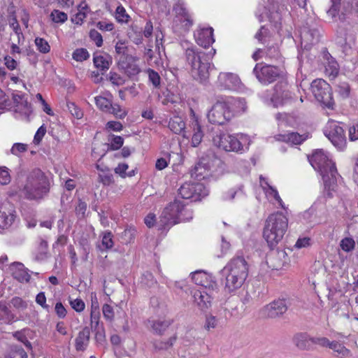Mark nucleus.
<instances>
[{
    "instance_id": "f257e3e1",
    "label": "nucleus",
    "mask_w": 358,
    "mask_h": 358,
    "mask_svg": "<svg viewBox=\"0 0 358 358\" xmlns=\"http://www.w3.org/2000/svg\"><path fill=\"white\" fill-rule=\"evenodd\" d=\"M309 162L315 170L320 173L324 186V193L328 197L333 196L338 187L340 176L335 164L329 159L322 150L315 151L309 157Z\"/></svg>"
},
{
    "instance_id": "f03ea898",
    "label": "nucleus",
    "mask_w": 358,
    "mask_h": 358,
    "mask_svg": "<svg viewBox=\"0 0 358 358\" xmlns=\"http://www.w3.org/2000/svg\"><path fill=\"white\" fill-rule=\"evenodd\" d=\"M224 276V288L228 293L240 289L248 275V264L243 257L233 258L222 270Z\"/></svg>"
},
{
    "instance_id": "7ed1b4c3",
    "label": "nucleus",
    "mask_w": 358,
    "mask_h": 358,
    "mask_svg": "<svg viewBox=\"0 0 358 358\" xmlns=\"http://www.w3.org/2000/svg\"><path fill=\"white\" fill-rule=\"evenodd\" d=\"M50 187L48 176L41 169H36L27 175L21 192L27 199L40 200L48 194Z\"/></svg>"
},
{
    "instance_id": "20e7f679",
    "label": "nucleus",
    "mask_w": 358,
    "mask_h": 358,
    "mask_svg": "<svg viewBox=\"0 0 358 358\" xmlns=\"http://www.w3.org/2000/svg\"><path fill=\"white\" fill-rule=\"evenodd\" d=\"M212 56L194 46L185 50V58L192 77L200 81L206 80L209 76L210 59Z\"/></svg>"
},
{
    "instance_id": "39448f33",
    "label": "nucleus",
    "mask_w": 358,
    "mask_h": 358,
    "mask_svg": "<svg viewBox=\"0 0 358 358\" xmlns=\"http://www.w3.org/2000/svg\"><path fill=\"white\" fill-rule=\"evenodd\" d=\"M288 227V218L277 212L270 215L266 220L263 236L271 248L275 246L283 238Z\"/></svg>"
},
{
    "instance_id": "423d86ee",
    "label": "nucleus",
    "mask_w": 358,
    "mask_h": 358,
    "mask_svg": "<svg viewBox=\"0 0 358 358\" xmlns=\"http://www.w3.org/2000/svg\"><path fill=\"white\" fill-rule=\"evenodd\" d=\"M185 205L181 201L176 200L168 205L159 217V224L162 229L170 227L180 220L189 221L192 219V213L189 212V217H185L183 211L187 213L185 209Z\"/></svg>"
},
{
    "instance_id": "0eeeda50",
    "label": "nucleus",
    "mask_w": 358,
    "mask_h": 358,
    "mask_svg": "<svg viewBox=\"0 0 358 358\" xmlns=\"http://www.w3.org/2000/svg\"><path fill=\"white\" fill-rule=\"evenodd\" d=\"M173 12L174 31L178 34L187 32L192 27L194 20L185 2L183 0H178L173 6Z\"/></svg>"
},
{
    "instance_id": "6e6552de",
    "label": "nucleus",
    "mask_w": 358,
    "mask_h": 358,
    "mask_svg": "<svg viewBox=\"0 0 358 358\" xmlns=\"http://www.w3.org/2000/svg\"><path fill=\"white\" fill-rule=\"evenodd\" d=\"M207 117L210 123L217 125H224L232 119V113L224 97H218L208 111Z\"/></svg>"
},
{
    "instance_id": "1a4fd4ad",
    "label": "nucleus",
    "mask_w": 358,
    "mask_h": 358,
    "mask_svg": "<svg viewBox=\"0 0 358 358\" xmlns=\"http://www.w3.org/2000/svg\"><path fill=\"white\" fill-rule=\"evenodd\" d=\"M310 88L313 96L318 102L329 109H333L334 101L331 87L329 83L323 79H316L312 82Z\"/></svg>"
},
{
    "instance_id": "9d476101",
    "label": "nucleus",
    "mask_w": 358,
    "mask_h": 358,
    "mask_svg": "<svg viewBox=\"0 0 358 358\" xmlns=\"http://www.w3.org/2000/svg\"><path fill=\"white\" fill-rule=\"evenodd\" d=\"M213 143L215 146L226 152L241 154L247 150L236 136L226 133L216 134L213 138Z\"/></svg>"
},
{
    "instance_id": "9b49d317",
    "label": "nucleus",
    "mask_w": 358,
    "mask_h": 358,
    "mask_svg": "<svg viewBox=\"0 0 358 358\" xmlns=\"http://www.w3.org/2000/svg\"><path fill=\"white\" fill-rule=\"evenodd\" d=\"M257 79L263 85H268L282 76V71L273 65L257 64L253 69Z\"/></svg>"
},
{
    "instance_id": "f8f14e48",
    "label": "nucleus",
    "mask_w": 358,
    "mask_h": 358,
    "mask_svg": "<svg viewBox=\"0 0 358 358\" xmlns=\"http://www.w3.org/2000/svg\"><path fill=\"white\" fill-rule=\"evenodd\" d=\"M324 133L332 144L339 150H342L345 146V131L340 122L329 120L324 127Z\"/></svg>"
},
{
    "instance_id": "ddd939ff",
    "label": "nucleus",
    "mask_w": 358,
    "mask_h": 358,
    "mask_svg": "<svg viewBox=\"0 0 358 358\" xmlns=\"http://www.w3.org/2000/svg\"><path fill=\"white\" fill-rule=\"evenodd\" d=\"M341 0H330L331 6L327 10V15L333 20H336L338 16L341 20H345V15L347 14L355 13L358 14V0H348L343 3V11L339 15V8Z\"/></svg>"
},
{
    "instance_id": "4468645a",
    "label": "nucleus",
    "mask_w": 358,
    "mask_h": 358,
    "mask_svg": "<svg viewBox=\"0 0 358 358\" xmlns=\"http://www.w3.org/2000/svg\"><path fill=\"white\" fill-rule=\"evenodd\" d=\"M292 99V93L289 92L286 82L281 81L275 85L274 93L271 99L275 107L282 106L288 103Z\"/></svg>"
},
{
    "instance_id": "2eb2a0df",
    "label": "nucleus",
    "mask_w": 358,
    "mask_h": 358,
    "mask_svg": "<svg viewBox=\"0 0 358 358\" xmlns=\"http://www.w3.org/2000/svg\"><path fill=\"white\" fill-rule=\"evenodd\" d=\"M288 308V303L285 299L273 301L264 307L262 313L264 316L275 318L283 315Z\"/></svg>"
},
{
    "instance_id": "dca6fc26",
    "label": "nucleus",
    "mask_w": 358,
    "mask_h": 358,
    "mask_svg": "<svg viewBox=\"0 0 358 358\" xmlns=\"http://www.w3.org/2000/svg\"><path fill=\"white\" fill-rule=\"evenodd\" d=\"M220 90H236L239 88L241 80L238 76L231 73H220L217 82Z\"/></svg>"
},
{
    "instance_id": "f3484780",
    "label": "nucleus",
    "mask_w": 358,
    "mask_h": 358,
    "mask_svg": "<svg viewBox=\"0 0 358 358\" xmlns=\"http://www.w3.org/2000/svg\"><path fill=\"white\" fill-rule=\"evenodd\" d=\"M192 279L195 284L203 287V289L213 291L217 288V283L213 277L203 271H196L191 273Z\"/></svg>"
},
{
    "instance_id": "a211bd4d",
    "label": "nucleus",
    "mask_w": 358,
    "mask_h": 358,
    "mask_svg": "<svg viewBox=\"0 0 358 358\" xmlns=\"http://www.w3.org/2000/svg\"><path fill=\"white\" fill-rule=\"evenodd\" d=\"M13 100L15 104V111L20 113L24 117H28L31 113V104L25 95L21 92L13 93Z\"/></svg>"
},
{
    "instance_id": "6ab92c4d",
    "label": "nucleus",
    "mask_w": 358,
    "mask_h": 358,
    "mask_svg": "<svg viewBox=\"0 0 358 358\" xmlns=\"http://www.w3.org/2000/svg\"><path fill=\"white\" fill-rule=\"evenodd\" d=\"M224 99L232 113V118L246 112L248 106L245 99L233 96H224Z\"/></svg>"
},
{
    "instance_id": "aec40b11",
    "label": "nucleus",
    "mask_w": 358,
    "mask_h": 358,
    "mask_svg": "<svg viewBox=\"0 0 358 358\" xmlns=\"http://www.w3.org/2000/svg\"><path fill=\"white\" fill-rule=\"evenodd\" d=\"M194 36L197 44L205 48H208L215 41L213 29L211 27L196 30Z\"/></svg>"
},
{
    "instance_id": "412c9836",
    "label": "nucleus",
    "mask_w": 358,
    "mask_h": 358,
    "mask_svg": "<svg viewBox=\"0 0 358 358\" xmlns=\"http://www.w3.org/2000/svg\"><path fill=\"white\" fill-rule=\"evenodd\" d=\"M212 292L207 289H201L194 292V301L202 310L208 309L211 306Z\"/></svg>"
},
{
    "instance_id": "4be33fe9",
    "label": "nucleus",
    "mask_w": 358,
    "mask_h": 358,
    "mask_svg": "<svg viewBox=\"0 0 358 358\" xmlns=\"http://www.w3.org/2000/svg\"><path fill=\"white\" fill-rule=\"evenodd\" d=\"M287 254L284 250H277L271 252L268 257V264L273 269H280L287 263Z\"/></svg>"
},
{
    "instance_id": "5701e85b",
    "label": "nucleus",
    "mask_w": 358,
    "mask_h": 358,
    "mask_svg": "<svg viewBox=\"0 0 358 358\" xmlns=\"http://www.w3.org/2000/svg\"><path fill=\"white\" fill-rule=\"evenodd\" d=\"M302 43H305V47L313 45L320 41V33L317 28H305L301 33Z\"/></svg>"
},
{
    "instance_id": "b1692460",
    "label": "nucleus",
    "mask_w": 358,
    "mask_h": 358,
    "mask_svg": "<svg viewBox=\"0 0 358 358\" xmlns=\"http://www.w3.org/2000/svg\"><path fill=\"white\" fill-rule=\"evenodd\" d=\"M90 330L88 327H84L78 334L75 339V348L77 351H84L90 343Z\"/></svg>"
},
{
    "instance_id": "393cba45",
    "label": "nucleus",
    "mask_w": 358,
    "mask_h": 358,
    "mask_svg": "<svg viewBox=\"0 0 358 358\" xmlns=\"http://www.w3.org/2000/svg\"><path fill=\"white\" fill-rule=\"evenodd\" d=\"M168 126L174 134L182 135L183 138H188L185 131V123L181 117L174 116L171 117Z\"/></svg>"
},
{
    "instance_id": "a878e982",
    "label": "nucleus",
    "mask_w": 358,
    "mask_h": 358,
    "mask_svg": "<svg viewBox=\"0 0 358 358\" xmlns=\"http://www.w3.org/2000/svg\"><path fill=\"white\" fill-rule=\"evenodd\" d=\"M324 58L326 60L324 63L326 74L332 78H336L339 72V65L338 62L329 52L324 55Z\"/></svg>"
},
{
    "instance_id": "bb28decb",
    "label": "nucleus",
    "mask_w": 358,
    "mask_h": 358,
    "mask_svg": "<svg viewBox=\"0 0 358 358\" xmlns=\"http://www.w3.org/2000/svg\"><path fill=\"white\" fill-rule=\"evenodd\" d=\"M14 213L13 210L6 207L0 209V228L7 229L13 224L16 217Z\"/></svg>"
},
{
    "instance_id": "cd10ccee",
    "label": "nucleus",
    "mask_w": 358,
    "mask_h": 358,
    "mask_svg": "<svg viewBox=\"0 0 358 358\" xmlns=\"http://www.w3.org/2000/svg\"><path fill=\"white\" fill-rule=\"evenodd\" d=\"M150 322L153 333L157 335H162L172 324L173 320L164 318L152 320Z\"/></svg>"
},
{
    "instance_id": "c85d7f7f",
    "label": "nucleus",
    "mask_w": 358,
    "mask_h": 358,
    "mask_svg": "<svg viewBox=\"0 0 358 358\" xmlns=\"http://www.w3.org/2000/svg\"><path fill=\"white\" fill-rule=\"evenodd\" d=\"M13 275L20 282H29L30 275L24 268V265L20 262H14L12 266Z\"/></svg>"
},
{
    "instance_id": "c756f323",
    "label": "nucleus",
    "mask_w": 358,
    "mask_h": 358,
    "mask_svg": "<svg viewBox=\"0 0 358 358\" xmlns=\"http://www.w3.org/2000/svg\"><path fill=\"white\" fill-rule=\"evenodd\" d=\"M307 138V135H300L296 132H289L278 135L277 140L294 145H299L303 142Z\"/></svg>"
},
{
    "instance_id": "7c9ffc66",
    "label": "nucleus",
    "mask_w": 358,
    "mask_h": 358,
    "mask_svg": "<svg viewBox=\"0 0 358 358\" xmlns=\"http://www.w3.org/2000/svg\"><path fill=\"white\" fill-rule=\"evenodd\" d=\"M93 62L97 69L106 71L112 64V57L106 54L97 55L94 56Z\"/></svg>"
},
{
    "instance_id": "2f4dec72",
    "label": "nucleus",
    "mask_w": 358,
    "mask_h": 358,
    "mask_svg": "<svg viewBox=\"0 0 358 358\" xmlns=\"http://www.w3.org/2000/svg\"><path fill=\"white\" fill-rule=\"evenodd\" d=\"M312 337L305 333H299L294 335L293 342L301 350H308L310 347Z\"/></svg>"
},
{
    "instance_id": "473e14b6",
    "label": "nucleus",
    "mask_w": 358,
    "mask_h": 358,
    "mask_svg": "<svg viewBox=\"0 0 358 358\" xmlns=\"http://www.w3.org/2000/svg\"><path fill=\"white\" fill-rule=\"evenodd\" d=\"M208 175V170L205 168L203 162L198 163L190 171L191 178L196 180H201L205 178Z\"/></svg>"
},
{
    "instance_id": "72a5a7b5",
    "label": "nucleus",
    "mask_w": 358,
    "mask_h": 358,
    "mask_svg": "<svg viewBox=\"0 0 358 358\" xmlns=\"http://www.w3.org/2000/svg\"><path fill=\"white\" fill-rule=\"evenodd\" d=\"M330 349L337 353L336 356L338 358H350L351 357L350 351L337 341H332L331 343Z\"/></svg>"
},
{
    "instance_id": "f704fd0d",
    "label": "nucleus",
    "mask_w": 358,
    "mask_h": 358,
    "mask_svg": "<svg viewBox=\"0 0 358 358\" xmlns=\"http://www.w3.org/2000/svg\"><path fill=\"white\" fill-rule=\"evenodd\" d=\"M194 182L184 183L179 189V194L185 199L194 200Z\"/></svg>"
},
{
    "instance_id": "c9c22d12",
    "label": "nucleus",
    "mask_w": 358,
    "mask_h": 358,
    "mask_svg": "<svg viewBox=\"0 0 358 358\" xmlns=\"http://www.w3.org/2000/svg\"><path fill=\"white\" fill-rule=\"evenodd\" d=\"M353 36L346 33L345 29L342 27H339L337 30V43L341 46H344L345 48L348 45V43L353 41Z\"/></svg>"
},
{
    "instance_id": "e433bc0d",
    "label": "nucleus",
    "mask_w": 358,
    "mask_h": 358,
    "mask_svg": "<svg viewBox=\"0 0 358 358\" xmlns=\"http://www.w3.org/2000/svg\"><path fill=\"white\" fill-rule=\"evenodd\" d=\"M194 134L192 137V145L193 147H197L201 142L203 134L201 131V127L199 123L196 121L192 123Z\"/></svg>"
},
{
    "instance_id": "4c0bfd02",
    "label": "nucleus",
    "mask_w": 358,
    "mask_h": 358,
    "mask_svg": "<svg viewBox=\"0 0 358 358\" xmlns=\"http://www.w3.org/2000/svg\"><path fill=\"white\" fill-rule=\"evenodd\" d=\"M194 201L200 200L208 194V189L203 183L194 182Z\"/></svg>"
},
{
    "instance_id": "58836bf2",
    "label": "nucleus",
    "mask_w": 358,
    "mask_h": 358,
    "mask_svg": "<svg viewBox=\"0 0 358 358\" xmlns=\"http://www.w3.org/2000/svg\"><path fill=\"white\" fill-rule=\"evenodd\" d=\"M94 101L97 108L105 113H108L112 106V100L102 96H96Z\"/></svg>"
},
{
    "instance_id": "ea45409f",
    "label": "nucleus",
    "mask_w": 358,
    "mask_h": 358,
    "mask_svg": "<svg viewBox=\"0 0 358 358\" xmlns=\"http://www.w3.org/2000/svg\"><path fill=\"white\" fill-rule=\"evenodd\" d=\"M4 358H27V355L22 348L13 346L4 356Z\"/></svg>"
},
{
    "instance_id": "a19ab883",
    "label": "nucleus",
    "mask_w": 358,
    "mask_h": 358,
    "mask_svg": "<svg viewBox=\"0 0 358 358\" xmlns=\"http://www.w3.org/2000/svg\"><path fill=\"white\" fill-rule=\"evenodd\" d=\"M176 339V336H173L170 337L166 341H155L153 342V346L156 350H167L173 346Z\"/></svg>"
},
{
    "instance_id": "79ce46f5",
    "label": "nucleus",
    "mask_w": 358,
    "mask_h": 358,
    "mask_svg": "<svg viewBox=\"0 0 358 358\" xmlns=\"http://www.w3.org/2000/svg\"><path fill=\"white\" fill-rule=\"evenodd\" d=\"M108 113L113 114L116 118L124 119L127 115L126 108L121 107L117 103H112V106Z\"/></svg>"
},
{
    "instance_id": "37998d69",
    "label": "nucleus",
    "mask_w": 358,
    "mask_h": 358,
    "mask_svg": "<svg viewBox=\"0 0 358 358\" xmlns=\"http://www.w3.org/2000/svg\"><path fill=\"white\" fill-rule=\"evenodd\" d=\"M37 50L43 53L46 54L50 51V45L48 42L43 38L36 37L34 40Z\"/></svg>"
},
{
    "instance_id": "c03bdc74",
    "label": "nucleus",
    "mask_w": 358,
    "mask_h": 358,
    "mask_svg": "<svg viewBox=\"0 0 358 358\" xmlns=\"http://www.w3.org/2000/svg\"><path fill=\"white\" fill-rule=\"evenodd\" d=\"M79 11L72 18V22L76 24H81L84 19L87 16L88 7L87 5L83 6L82 4L79 6Z\"/></svg>"
},
{
    "instance_id": "a18cd8bd",
    "label": "nucleus",
    "mask_w": 358,
    "mask_h": 358,
    "mask_svg": "<svg viewBox=\"0 0 358 358\" xmlns=\"http://www.w3.org/2000/svg\"><path fill=\"white\" fill-rule=\"evenodd\" d=\"M196 336H197V332L196 330H194V329L187 330L182 338V343L186 346H189V345H193L196 341Z\"/></svg>"
},
{
    "instance_id": "49530a36",
    "label": "nucleus",
    "mask_w": 358,
    "mask_h": 358,
    "mask_svg": "<svg viewBox=\"0 0 358 358\" xmlns=\"http://www.w3.org/2000/svg\"><path fill=\"white\" fill-rule=\"evenodd\" d=\"M355 246V242L352 238L346 237L343 238L340 243V247L341 249L347 252H351L354 250Z\"/></svg>"
},
{
    "instance_id": "de8ad7c7",
    "label": "nucleus",
    "mask_w": 358,
    "mask_h": 358,
    "mask_svg": "<svg viewBox=\"0 0 358 358\" xmlns=\"http://www.w3.org/2000/svg\"><path fill=\"white\" fill-rule=\"evenodd\" d=\"M50 17L54 22L64 23L67 20V14L59 10H53L50 14Z\"/></svg>"
},
{
    "instance_id": "09e8293b",
    "label": "nucleus",
    "mask_w": 358,
    "mask_h": 358,
    "mask_svg": "<svg viewBox=\"0 0 358 358\" xmlns=\"http://www.w3.org/2000/svg\"><path fill=\"white\" fill-rule=\"evenodd\" d=\"M102 313L104 319L109 322H112L115 317V312L113 308L107 303H105L102 306Z\"/></svg>"
},
{
    "instance_id": "8fccbe9b",
    "label": "nucleus",
    "mask_w": 358,
    "mask_h": 358,
    "mask_svg": "<svg viewBox=\"0 0 358 358\" xmlns=\"http://www.w3.org/2000/svg\"><path fill=\"white\" fill-rule=\"evenodd\" d=\"M72 57L77 62H83L89 58L90 54L85 48H78L74 50Z\"/></svg>"
},
{
    "instance_id": "3c124183",
    "label": "nucleus",
    "mask_w": 358,
    "mask_h": 358,
    "mask_svg": "<svg viewBox=\"0 0 358 358\" xmlns=\"http://www.w3.org/2000/svg\"><path fill=\"white\" fill-rule=\"evenodd\" d=\"M101 244L107 250L113 247V234L110 231H107L103 233Z\"/></svg>"
},
{
    "instance_id": "603ef678",
    "label": "nucleus",
    "mask_w": 358,
    "mask_h": 358,
    "mask_svg": "<svg viewBox=\"0 0 358 358\" xmlns=\"http://www.w3.org/2000/svg\"><path fill=\"white\" fill-rule=\"evenodd\" d=\"M219 320L213 315H208L206 317L205 329L210 331L212 329H215L218 327Z\"/></svg>"
},
{
    "instance_id": "864d4df0",
    "label": "nucleus",
    "mask_w": 358,
    "mask_h": 358,
    "mask_svg": "<svg viewBox=\"0 0 358 358\" xmlns=\"http://www.w3.org/2000/svg\"><path fill=\"white\" fill-rule=\"evenodd\" d=\"M115 17L119 22H127L129 16L126 13L124 8L120 5L116 8Z\"/></svg>"
},
{
    "instance_id": "5fc2aeb1",
    "label": "nucleus",
    "mask_w": 358,
    "mask_h": 358,
    "mask_svg": "<svg viewBox=\"0 0 358 358\" xmlns=\"http://www.w3.org/2000/svg\"><path fill=\"white\" fill-rule=\"evenodd\" d=\"M124 143V139L120 136H113L109 143L110 149L113 150H118Z\"/></svg>"
},
{
    "instance_id": "6e6d98bb",
    "label": "nucleus",
    "mask_w": 358,
    "mask_h": 358,
    "mask_svg": "<svg viewBox=\"0 0 358 358\" xmlns=\"http://www.w3.org/2000/svg\"><path fill=\"white\" fill-rule=\"evenodd\" d=\"M141 283L148 287H152L157 283V281L155 280L153 275L150 272L146 271L141 277Z\"/></svg>"
},
{
    "instance_id": "4d7b16f0",
    "label": "nucleus",
    "mask_w": 358,
    "mask_h": 358,
    "mask_svg": "<svg viewBox=\"0 0 358 358\" xmlns=\"http://www.w3.org/2000/svg\"><path fill=\"white\" fill-rule=\"evenodd\" d=\"M125 73L129 77L136 76L140 72L138 66L134 63L128 64L126 66H124Z\"/></svg>"
},
{
    "instance_id": "13d9d810",
    "label": "nucleus",
    "mask_w": 358,
    "mask_h": 358,
    "mask_svg": "<svg viewBox=\"0 0 358 358\" xmlns=\"http://www.w3.org/2000/svg\"><path fill=\"white\" fill-rule=\"evenodd\" d=\"M338 93L339 95L343 98H348L350 95V88L347 83H341L338 85Z\"/></svg>"
},
{
    "instance_id": "bf43d9fd",
    "label": "nucleus",
    "mask_w": 358,
    "mask_h": 358,
    "mask_svg": "<svg viewBox=\"0 0 358 358\" xmlns=\"http://www.w3.org/2000/svg\"><path fill=\"white\" fill-rule=\"evenodd\" d=\"M100 312L90 311V324L94 330H96L99 327Z\"/></svg>"
},
{
    "instance_id": "052dcab7",
    "label": "nucleus",
    "mask_w": 358,
    "mask_h": 358,
    "mask_svg": "<svg viewBox=\"0 0 358 358\" xmlns=\"http://www.w3.org/2000/svg\"><path fill=\"white\" fill-rule=\"evenodd\" d=\"M266 194L268 196H272L275 199V201L278 202V203L281 206V207L285 209V207L283 205L282 201L280 197L278 192L276 189L273 187L272 186H268V189L266 190Z\"/></svg>"
},
{
    "instance_id": "680f3d73",
    "label": "nucleus",
    "mask_w": 358,
    "mask_h": 358,
    "mask_svg": "<svg viewBox=\"0 0 358 358\" xmlns=\"http://www.w3.org/2000/svg\"><path fill=\"white\" fill-rule=\"evenodd\" d=\"M265 54L266 57L271 58V59H278L280 56V53L279 51V48L277 45H272L267 48Z\"/></svg>"
},
{
    "instance_id": "e2e57ef3",
    "label": "nucleus",
    "mask_w": 358,
    "mask_h": 358,
    "mask_svg": "<svg viewBox=\"0 0 358 358\" xmlns=\"http://www.w3.org/2000/svg\"><path fill=\"white\" fill-rule=\"evenodd\" d=\"M27 145L21 143H14L10 149V152L14 155H19L22 152H24L27 150Z\"/></svg>"
},
{
    "instance_id": "0e129e2a",
    "label": "nucleus",
    "mask_w": 358,
    "mask_h": 358,
    "mask_svg": "<svg viewBox=\"0 0 358 358\" xmlns=\"http://www.w3.org/2000/svg\"><path fill=\"white\" fill-rule=\"evenodd\" d=\"M10 182V176L8 169L6 167H0V185H5Z\"/></svg>"
},
{
    "instance_id": "69168bd1",
    "label": "nucleus",
    "mask_w": 358,
    "mask_h": 358,
    "mask_svg": "<svg viewBox=\"0 0 358 358\" xmlns=\"http://www.w3.org/2000/svg\"><path fill=\"white\" fill-rule=\"evenodd\" d=\"M148 74L150 82H151L155 87H159L160 85V76L158 73L152 69H148Z\"/></svg>"
},
{
    "instance_id": "338daca9",
    "label": "nucleus",
    "mask_w": 358,
    "mask_h": 358,
    "mask_svg": "<svg viewBox=\"0 0 358 358\" xmlns=\"http://www.w3.org/2000/svg\"><path fill=\"white\" fill-rule=\"evenodd\" d=\"M71 308L78 313H80L85 310V304L80 299H76L70 301Z\"/></svg>"
},
{
    "instance_id": "774afa93",
    "label": "nucleus",
    "mask_w": 358,
    "mask_h": 358,
    "mask_svg": "<svg viewBox=\"0 0 358 358\" xmlns=\"http://www.w3.org/2000/svg\"><path fill=\"white\" fill-rule=\"evenodd\" d=\"M331 341L325 337H312L311 343L318 345L322 347L331 348Z\"/></svg>"
}]
</instances>
